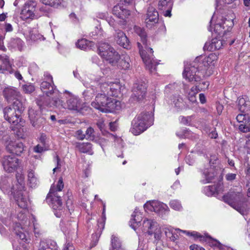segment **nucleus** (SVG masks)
Segmentation results:
<instances>
[{"label": "nucleus", "mask_w": 250, "mask_h": 250, "mask_svg": "<svg viewBox=\"0 0 250 250\" xmlns=\"http://www.w3.org/2000/svg\"><path fill=\"white\" fill-rule=\"evenodd\" d=\"M112 250H123L119 238L114 235L112 236Z\"/></svg>", "instance_id": "49"}, {"label": "nucleus", "mask_w": 250, "mask_h": 250, "mask_svg": "<svg viewBox=\"0 0 250 250\" xmlns=\"http://www.w3.org/2000/svg\"><path fill=\"white\" fill-rule=\"evenodd\" d=\"M209 85V82L208 81H202L195 86V90L197 92L201 91H204L208 89Z\"/></svg>", "instance_id": "55"}, {"label": "nucleus", "mask_w": 250, "mask_h": 250, "mask_svg": "<svg viewBox=\"0 0 250 250\" xmlns=\"http://www.w3.org/2000/svg\"><path fill=\"white\" fill-rule=\"evenodd\" d=\"M33 227L34 229V235L36 237H38L41 234L40 229V227L39 224L38 223L37 221L34 217H33L32 219Z\"/></svg>", "instance_id": "54"}, {"label": "nucleus", "mask_w": 250, "mask_h": 250, "mask_svg": "<svg viewBox=\"0 0 250 250\" xmlns=\"http://www.w3.org/2000/svg\"><path fill=\"white\" fill-rule=\"evenodd\" d=\"M60 226L62 230L65 235L71 236L74 234L77 230L78 225L76 222H67L62 221L60 223Z\"/></svg>", "instance_id": "20"}, {"label": "nucleus", "mask_w": 250, "mask_h": 250, "mask_svg": "<svg viewBox=\"0 0 250 250\" xmlns=\"http://www.w3.org/2000/svg\"><path fill=\"white\" fill-rule=\"evenodd\" d=\"M238 129L241 132L243 133L250 132V120L239 123Z\"/></svg>", "instance_id": "50"}, {"label": "nucleus", "mask_w": 250, "mask_h": 250, "mask_svg": "<svg viewBox=\"0 0 250 250\" xmlns=\"http://www.w3.org/2000/svg\"><path fill=\"white\" fill-rule=\"evenodd\" d=\"M12 108L17 112L22 113L25 108L26 100L20 96L12 102Z\"/></svg>", "instance_id": "27"}, {"label": "nucleus", "mask_w": 250, "mask_h": 250, "mask_svg": "<svg viewBox=\"0 0 250 250\" xmlns=\"http://www.w3.org/2000/svg\"><path fill=\"white\" fill-rule=\"evenodd\" d=\"M56 97L52 99L51 103L47 104V106H55L57 107H59L60 108H65L66 107L65 103H63V102L61 100L58 96L59 95V93L58 94H55Z\"/></svg>", "instance_id": "39"}, {"label": "nucleus", "mask_w": 250, "mask_h": 250, "mask_svg": "<svg viewBox=\"0 0 250 250\" xmlns=\"http://www.w3.org/2000/svg\"><path fill=\"white\" fill-rule=\"evenodd\" d=\"M159 21V14L158 12L153 7H149L147 9L146 18V26L148 28H151L158 23Z\"/></svg>", "instance_id": "18"}, {"label": "nucleus", "mask_w": 250, "mask_h": 250, "mask_svg": "<svg viewBox=\"0 0 250 250\" xmlns=\"http://www.w3.org/2000/svg\"><path fill=\"white\" fill-rule=\"evenodd\" d=\"M121 85L118 81L115 83L110 82V96L117 98L120 94Z\"/></svg>", "instance_id": "33"}, {"label": "nucleus", "mask_w": 250, "mask_h": 250, "mask_svg": "<svg viewBox=\"0 0 250 250\" xmlns=\"http://www.w3.org/2000/svg\"><path fill=\"white\" fill-rule=\"evenodd\" d=\"M157 223L152 220L145 219L143 223L142 230L151 235L153 234L152 230L157 227Z\"/></svg>", "instance_id": "26"}, {"label": "nucleus", "mask_w": 250, "mask_h": 250, "mask_svg": "<svg viewBox=\"0 0 250 250\" xmlns=\"http://www.w3.org/2000/svg\"><path fill=\"white\" fill-rule=\"evenodd\" d=\"M198 73V70L193 64L191 63L189 66H186L185 68L183 73V76L184 78L188 80L189 82H198L201 81V74Z\"/></svg>", "instance_id": "14"}, {"label": "nucleus", "mask_w": 250, "mask_h": 250, "mask_svg": "<svg viewBox=\"0 0 250 250\" xmlns=\"http://www.w3.org/2000/svg\"><path fill=\"white\" fill-rule=\"evenodd\" d=\"M173 2L172 0H159L158 8L160 10H166L167 8L172 7Z\"/></svg>", "instance_id": "45"}, {"label": "nucleus", "mask_w": 250, "mask_h": 250, "mask_svg": "<svg viewBox=\"0 0 250 250\" xmlns=\"http://www.w3.org/2000/svg\"><path fill=\"white\" fill-rule=\"evenodd\" d=\"M170 206L175 210H179L182 208V206L180 202L177 200H172L170 202Z\"/></svg>", "instance_id": "61"}, {"label": "nucleus", "mask_w": 250, "mask_h": 250, "mask_svg": "<svg viewBox=\"0 0 250 250\" xmlns=\"http://www.w3.org/2000/svg\"><path fill=\"white\" fill-rule=\"evenodd\" d=\"M128 56L121 57L113 48L110 47V65L120 69L126 70L129 67Z\"/></svg>", "instance_id": "6"}, {"label": "nucleus", "mask_w": 250, "mask_h": 250, "mask_svg": "<svg viewBox=\"0 0 250 250\" xmlns=\"http://www.w3.org/2000/svg\"><path fill=\"white\" fill-rule=\"evenodd\" d=\"M41 242L44 246L45 250H58V247L55 242L52 240Z\"/></svg>", "instance_id": "46"}, {"label": "nucleus", "mask_w": 250, "mask_h": 250, "mask_svg": "<svg viewBox=\"0 0 250 250\" xmlns=\"http://www.w3.org/2000/svg\"><path fill=\"white\" fill-rule=\"evenodd\" d=\"M65 93L68 95V97H67L68 99L65 104L66 106L65 108L75 111H79L82 108L80 100L78 98L71 95L70 93L67 91H65Z\"/></svg>", "instance_id": "19"}, {"label": "nucleus", "mask_w": 250, "mask_h": 250, "mask_svg": "<svg viewBox=\"0 0 250 250\" xmlns=\"http://www.w3.org/2000/svg\"><path fill=\"white\" fill-rule=\"evenodd\" d=\"M28 114L30 123L35 128H39L45 124V119L41 117L38 112L33 109H30L28 111Z\"/></svg>", "instance_id": "17"}, {"label": "nucleus", "mask_w": 250, "mask_h": 250, "mask_svg": "<svg viewBox=\"0 0 250 250\" xmlns=\"http://www.w3.org/2000/svg\"><path fill=\"white\" fill-rule=\"evenodd\" d=\"M191 92L188 94V98L190 102L194 103L196 101L195 95L197 92V91L196 92L194 91L195 90L194 87L191 88Z\"/></svg>", "instance_id": "62"}, {"label": "nucleus", "mask_w": 250, "mask_h": 250, "mask_svg": "<svg viewBox=\"0 0 250 250\" xmlns=\"http://www.w3.org/2000/svg\"><path fill=\"white\" fill-rule=\"evenodd\" d=\"M96 124L103 135H106L108 133V131L105 129V125L103 119H99Z\"/></svg>", "instance_id": "58"}, {"label": "nucleus", "mask_w": 250, "mask_h": 250, "mask_svg": "<svg viewBox=\"0 0 250 250\" xmlns=\"http://www.w3.org/2000/svg\"><path fill=\"white\" fill-rule=\"evenodd\" d=\"M28 182L29 186L31 188H35L38 184V178L33 169L28 170Z\"/></svg>", "instance_id": "35"}, {"label": "nucleus", "mask_w": 250, "mask_h": 250, "mask_svg": "<svg viewBox=\"0 0 250 250\" xmlns=\"http://www.w3.org/2000/svg\"><path fill=\"white\" fill-rule=\"evenodd\" d=\"M53 195L51 196V200L53 209H57L59 208L62 207V202L61 196L59 195L58 193H53Z\"/></svg>", "instance_id": "36"}, {"label": "nucleus", "mask_w": 250, "mask_h": 250, "mask_svg": "<svg viewBox=\"0 0 250 250\" xmlns=\"http://www.w3.org/2000/svg\"><path fill=\"white\" fill-rule=\"evenodd\" d=\"M134 30L135 33L141 38V41L146 49L145 50H143L141 43L139 42H137L141 58L145 63L146 68L151 72H152L156 70V66L158 63L153 59L152 49L148 47L147 45V34L144 29L139 26H135Z\"/></svg>", "instance_id": "1"}, {"label": "nucleus", "mask_w": 250, "mask_h": 250, "mask_svg": "<svg viewBox=\"0 0 250 250\" xmlns=\"http://www.w3.org/2000/svg\"><path fill=\"white\" fill-rule=\"evenodd\" d=\"M10 44L13 48H18L19 50H21L23 45V42L20 38H13L11 40Z\"/></svg>", "instance_id": "43"}, {"label": "nucleus", "mask_w": 250, "mask_h": 250, "mask_svg": "<svg viewBox=\"0 0 250 250\" xmlns=\"http://www.w3.org/2000/svg\"><path fill=\"white\" fill-rule=\"evenodd\" d=\"M12 179L11 177L2 176L0 179V188L4 193L9 194L17 190V185L15 187L12 184Z\"/></svg>", "instance_id": "15"}, {"label": "nucleus", "mask_w": 250, "mask_h": 250, "mask_svg": "<svg viewBox=\"0 0 250 250\" xmlns=\"http://www.w3.org/2000/svg\"><path fill=\"white\" fill-rule=\"evenodd\" d=\"M122 105L119 100L110 98V113H119L122 110Z\"/></svg>", "instance_id": "31"}, {"label": "nucleus", "mask_w": 250, "mask_h": 250, "mask_svg": "<svg viewBox=\"0 0 250 250\" xmlns=\"http://www.w3.org/2000/svg\"><path fill=\"white\" fill-rule=\"evenodd\" d=\"M14 229L16 235L20 239V245L23 250H29V245L31 240L27 228L22 227L20 223H16L14 226Z\"/></svg>", "instance_id": "4"}, {"label": "nucleus", "mask_w": 250, "mask_h": 250, "mask_svg": "<svg viewBox=\"0 0 250 250\" xmlns=\"http://www.w3.org/2000/svg\"><path fill=\"white\" fill-rule=\"evenodd\" d=\"M153 117L149 112H142L132 122L131 132L137 135L144 132L153 123Z\"/></svg>", "instance_id": "3"}, {"label": "nucleus", "mask_w": 250, "mask_h": 250, "mask_svg": "<svg viewBox=\"0 0 250 250\" xmlns=\"http://www.w3.org/2000/svg\"><path fill=\"white\" fill-rule=\"evenodd\" d=\"M6 149L10 153L20 155L23 151V145L21 142H10L6 146Z\"/></svg>", "instance_id": "24"}, {"label": "nucleus", "mask_w": 250, "mask_h": 250, "mask_svg": "<svg viewBox=\"0 0 250 250\" xmlns=\"http://www.w3.org/2000/svg\"><path fill=\"white\" fill-rule=\"evenodd\" d=\"M17 111L12 108L11 106L5 107L3 109L4 118L5 120L9 119L10 117H12L16 114Z\"/></svg>", "instance_id": "52"}, {"label": "nucleus", "mask_w": 250, "mask_h": 250, "mask_svg": "<svg viewBox=\"0 0 250 250\" xmlns=\"http://www.w3.org/2000/svg\"><path fill=\"white\" fill-rule=\"evenodd\" d=\"M141 220L142 216L140 213L137 210V209H135L129 221L130 226L135 230L137 228L141 226Z\"/></svg>", "instance_id": "28"}, {"label": "nucleus", "mask_w": 250, "mask_h": 250, "mask_svg": "<svg viewBox=\"0 0 250 250\" xmlns=\"http://www.w3.org/2000/svg\"><path fill=\"white\" fill-rule=\"evenodd\" d=\"M98 50L100 56L108 62L109 59V44L105 42L101 43L99 46Z\"/></svg>", "instance_id": "29"}, {"label": "nucleus", "mask_w": 250, "mask_h": 250, "mask_svg": "<svg viewBox=\"0 0 250 250\" xmlns=\"http://www.w3.org/2000/svg\"><path fill=\"white\" fill-rule=\"evenodd\" d=\"M108 98L104 94H99L95 98V101L91 103V106L96 109L101 110L103 112H109L108 104H109Z\"/></svg>", "instance_id": "10"}, {"label": "nucleus", "mask_w": 250, "mask_h": 250, "mask_svg": "<svg viewBox=\"0 0 250 250\" xmlns=\"http://www.w3.org/2000/svg\"><path fill=\"white\" fill-rule=\"evenodd\" d=\"M132 94L130 98L132 103L140 102L144 99L146 93V86L145 83H135L133 85Z\"/></svg>", "instance_id": "9"}, {"label": "nucleus", "mask_w": 250, "mask_h": 250, "mask_svg": "<svg viewBox=\"0 0 250 250\" xmlns=\"http://www.w3.org/2000/svg\"><path fill=\"white\" fill-rule=\"evenodd\" d=\"M225 43V41L220 39V38H215L212 39L210 42H207L204 46V49L213 51L221 49Z\"/></svg>", "instance_id": "22"}, {"label": "nucleus", "mask_w": 250, "mask_h": 250, "mask_svg": "<svg viewBox=\"0 0 250 250\" xmlns=\"http://www.w3.org/2000/svg\"><path fill=\"white\" fill-rule=\"evenodd\" d=\"M110 141H111L115 147H117L120 149L123 148V140L120 137L110 133Z\"/></svg>", "instance_id": "40"}, {"label": "nucleus", "mask_w": 250, "mask_h": 250, "mask_svg": "<svg viewBox=\"0 0 250 250\" xmlns=\"http://www.w3.org/2000/svg\"><path fill=\"white\" fill-rule=\"evenodd\" d=\"M183 233H186L187 235L192 236L195 238H200V241H207L206 236L201 235L199 233L195 231L189 232L186 230H181Z\"/></svg>", "instance_id": "53"}, {"label": "nucleus", "mask_w": 250, "mask_h": 250, "mask_svg": "<svg viewBox=\"0 0 250 250\" xmlns=\"http://www.w3.org/2000/svg\"><path fill=\"white\" fill-rule=\"evenodd\" d=\"M0 60L2 61L3 64L4 65L3 68L4 69V72L5 71H9L10 73V69L11 68V64L10 63L9 57L5 54L0 55Z\"/></svg>", "instance_id": "42"}, {"label": "nucleus", "mask_w": 250, "mask_h": 250, "mask_svg": "<svg viewBox=\"0 0 250 250\" xmlns=\"http://www.w3.org/2000/svg\"><path fill=\"white\" fill-rule=\"evenodd\" d=\"M224 202L243 215H246L249 210V206L246 198L242 193V189H231L223 196Z\"/></svg>", "instance_id": "2"}, {"label": "nucleus", "mask_w": 250, "mask_h": 250, "mask_svg": "<svg viewBox=\"0 0 250 250\" xmlns=\"http://www.w3.org/2000/svg\"><path fill=\"white\" fill-rule=\"evenodd\" d=\"M76 46L82 50L91 49L94 46V43L85 39H82L77 41Z\"/></svg>", "instance_id": "30"}, {"label": "nucleus", "mask_w": 250, "mask_h": 250, "mask_svg": "<svg viewBox=\"0 0 250 250\" xmlns=\"http://www.w3.org/2000/svg\"><path fill=\"white\" fill-rule=\"evenodd\" d=\"M213 57H214V56L211 54L208 57L200 56L196 58L192 63L198 70V73L204 76V71L208 69L213 62Z\"/></svg>", "instance_id": "8"}, {"label": "nucleus", "mask_w": 250, "mask_h": 250, "mask_svg": "<svg viewBox=\"0 0 250 250\" xmlns=\"http://www.w3.org/2000/svg\"><path fill=\"white\" fill-rule=\"evenodd\" d=\"M153 234L154 235V238L157 240H159L162 236V232L160 228L157 225V227L152 230Z\"/></svg>", "instance_id": "59"}, {"label": "nucleus", "mask_w": 250, "mask_h": 250, "mask_svg": "<svg viewBox=\"0 0 250 250\" xmlns=\"http://www.w3.org/2000/svg\"><path fill=\"white\" fill-rule=\"evenodd\" d=\"M63 187L62 178H60L58 182L56 189H54V187H51L50 190V193H57V191H61L63 188Z\"/></svg>", "instance_id": "57"}, {"label": "nucleus", "mask_w": 250, "mask_h": 250, "mask_svg": "<svg viewBox=\"0 0 250 250\" xmlns=\"http://www.w3.org/2000/svg\"><path fill=\"white\" fill-rule=\"evenodd\" d=\"M2 164L3 168L6 172H13L17 169L19 166V159L13 155H6L3 157Z\"/></svg>", "instance_id": "12"}, {"label": "nucleus", "mask_w": 250, "mask_h": 250, "mask_svg": "<svg viewBox=\"0 0 250 250\" xmlns=\"http://www.w3.org/2000/svg\"><path fill=\"white\" fill-rule=\"evenodd\" d=\"M23 90L26 93H31L34 91L35 87L32 84H25L23 86Z\"/></svg>", "instance_id": "63"}, {"label": "nucleus", "mask_w": 250, "mask_h": 250, "mask_svg": "<svg viewBox=\"0 0 250 250\" xmlns=\"http://www.w3.org/2000/svg\"><path fill=\"white\" fill-rule=\"evenodd\" d=\"M56 97L52 99L51 103L47 104V106H55L57 107H59L60 108H65L66 107L65 103H63V102L61 100L58 96L59 95V93L58 94H55Z\"/></svg>", "instance_id": "38"}, {"label": "nucleus", "mask_w": 250, "mask_h": 250, "mask_svg": "<svg viewBox=\"0 0 250 250\" xmlns=\"http://www.w3.org/2000/svg\"><path fill=\"white\" fill-rule=\"evenodd\" d=\"M75 146L79 151L82 153L89 152L91 149L92 145L89 143H79L76 142Z\"/></svg>", "instance_id": "34"}, {"label": "nucleus", "mask_w": 250, "mask_h": 250, "mask_svg": "<svg viewBox=\"0 0 250 250\" xmlns=\"http://www.w3.org/2000/svg\"><path fill=\"white\" fill-rule=\"evenodd\" d=\"M112 13L119 19H125L130 15V11L118 4L114 6Z\"/></svg>", "instance_id": "25"}, {"label": "nucleus", "mask_w": 250, "mask_h": 250, "mask_svg": "<svg viewBox=\"0 0 250 250\" xmlns=\"http://www.w3.org/2000/svg\"><path fill=\"white\" fill-rule=\"evenodd\" d=\"M180 86L176 83H169L165 87V92L167 94H169L173 91H179Z\"/></svg>", "instance_id": "48"}, {"label": "nucleus", "mask_w": 250, "mask_h": 250, "mask_svg": "<svg viewBox=\"0 0 250 250\" xmlns=\"http://www.w3.org/2000/svg\"><path fill=\"white\" fill-rule=\"evenodd\" d=\"M44 77L45 80L41 84L42 91L48 97L53 94H58V91L55 90L52 77L47 73L44 74Z\"/></svg>", "instance_id": "13"}, {"label": "nucleus", "mask_w": 250, "mask_h": 250, "mask_svg": "<svg viewBox=\"0 0 250 250\" xmlns=\"http://www.w3.org/2000/svg\"><path fill=\"white\" fill-rule=\"evenodd\" d=\"M45 5L57 7L61 3V0H40Z\"/></svg>", "instance_id": "56"}, {"label": "nucleus", "mask_w": 250, "mask_h": 250, "mask_svg": "<svg viewBox=\"0 0 250 250\" xmlns=\"http://www.w3.org/2000/svg\"><path fill=\"white\" fill-rule=\"evenodd\" d=\"M233 26V22L231 20L223 18L222 19L221 22L215 24L214 32L217 36L221 37L224 36L227 31H229Z\"/></svg>", "instance_id": "11"}, {"label": "nucleus", "mask_w": 250, "mask_h": 250, "mask_svg": "<svg viewBox=\"0 0 250 250\" xmlns=\"http://www.w3.org/2000/svg\"><path fill=\"white\" fill-rule=\"evenodd\" d=\"M176 135L180 138H191L193 133L186 128H183L180 131L176 133Z\"/></svg>", "instance_id": "44"}, {"label": "nucleus", "mask_w": 250, "mask_h": 250, "mask_svg": "<svg viewBox=\"0 0 250 250\" xmlns=\"http://www.w3.org/2000/svg\"><path fill=\"white\" fill-rule=\"evenodd\" d=\"M94 129L93 128L89 127H88L85 132V136L86 139H90L93 138L94 137Z\"/></svg>", "instance_id": "64"}, {"label": "nucleus", "mask_w": 250, "mask_h": 250, "mask_svg": "<svg viewBox=\"0 0 250 250\" xmlns=\"http://www.w3.org/2000/svg\"><path fill=\"white\" fill-rule=\"evenodd\" d=\"M171 101L178 110L182 109L184 107L183 98L179 94L173 95Z\"/></svg>", "instance_id": "32"}, {"label": "nucleus", "mask_w": 250, "mask_h": 250, "mask_svg": "<svg viewBox=\"0 0 250 250\" xmlns=\"http://www.w3.org/2000/svg\"><path fill=\"white\" fill-rule=\"evenodd\" d=\"M114 37L115 41L120 46L126 49L131 48L130 42L123 31L119 29L115 30Z\"/></svg>", "instance_id": "16"}, {"label": "nucleus", "mask_w": 250, "mask_h": 250, "mask_svg": "<svg viewBox=\"0 0 250 250\" xmlns=\"http://www.w3.org/2000/svg\"><path fill=\"white\" fill-rule=\"evenodd\" d=\"M203 192L208 196L217 194V188L215 185L206 186L203 189Z\"/></svg>", "instance_id": "41"}, {"label": "nucleus", "mask_w": 250, "mask_h": 250, "mask_svg": "<svg viewBox=\"0 0 250 250\" xmlns=\"http://www.w3.org/2000/svg\"><path fill=\"white\" fill-rule=\"evenodd\" d=\"M236 119L239 123H243L245 121L250 120V119L248 115L243 114H238L236 116Z\"/></svg>", "instance_id": "60"}, {"label": "nucleus", "mask_w": 250, "mask_h": 250, "mask_svg": "<svg viewBox=\"0 0 250 250\" xmlns=\"http://www.w3.org/2000/svg\"><path fill=\"white\" fill-rule=\"evenodd\" d=\"M144 208L155 212L166 213L168 210V207L165 204H162L156 201L147 202L144 205Z\"/></svg>", "instance_id": "21"}, {"label": "nucleus", "mask_w": 250, "mask_h": 250, "mask_svg": "<svg viewBox=\"0 0 250 250\" xmlns=\"http://www.w3.org/2000/svg\"><path fill=\"white\" fill-rule=\"evenodd\" d=\"M37 2L34 0L27 1L23 6L21 12V18L23 20H34L38 18L35 12Z\"/></svg>", "instance_id": "7"}, {"label": "nucleus", "mask_w": 250, "mask_h": 250, "mask_svg": "<svg viewBox=\"0 0 250 250\" xmlns=\"http://www.w3.org/2000/svg\"><path fill=\"white\" fill-rule=\"evenodd\" d=\"M216 174V172L214 170L209 171L205 170L203 172V175H204L205 179L202 180V183L203 184H206L212 182L215 179Z\"/></svg>", "instance_id": "37"}, {"label": "nucleus", "mask_w": 250, "mask_h": 250, "mask_svg": "<svg viewBox=\"0 0 250 250\" xmlns=\"http://www.w3.org/2000/svg\"><path fill=\"white\" fill-rule=\"evenodd\" d=\"M17 182L19 183V185H17L16 192L15 191L14 194V198L19 207L23 209H26L28 206V198L26 195V192L22 191L21 189L23 188V178L20 175V179H18V176L17 175Z\"/></svg>", "instance_id": "5"}, {"label": "nucleus", "mask_w": 250, "mask_h": 250, "mask_svg": "<svg viewBox=\"0 0 250 250\" xmlns=\"http://www.w3.org/2000/svg\"><path fill=\"white\" fill-rule=\"evenodd\" d=\"M3 94L9 103H11L21 96L17 89L13 87H7L3 91Z\"/></svg>", "instance_id": "23"}, {"label": "nucleus", "mask_w": 250, "mask_h": 250, "mask_svg": "<svg viewBox=\"0 0 250 250\" xmlns=\"http://www.w3.org/2000/svg\"><path fill=\"white\" fill-rule=\"evenodd\" d=\"M10 124L14 125H17L19 123L21 122V113L17 112L14 116L10 117L9 119H6Z\"/></svg>", "instance_id": "51"}, {"label": "nucleus", "mask_w": 250, "mask_h": 250, "mask_svg": "<svg viewBox=\"0 0 250 250\" xmlns=\"http://www.w3.org/2000/svg\"><path fill=\"white\" fill-rule=\"evenodd\" d=\"M206 240L209 245L211 247H215L219 249H223L222 244L216 239H213L211 236L208 235L206 236Z\"/></svg>", "instance_id": "47"}]
</instances>
